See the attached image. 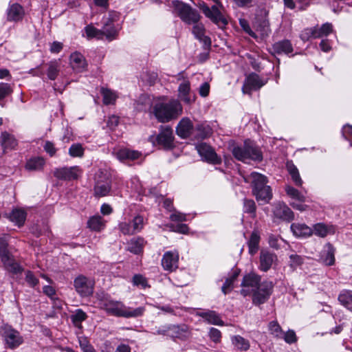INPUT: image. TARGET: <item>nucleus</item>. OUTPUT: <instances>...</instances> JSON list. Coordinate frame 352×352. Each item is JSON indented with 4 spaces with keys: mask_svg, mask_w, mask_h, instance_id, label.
Masks as SVG:
<instances>
[{
    "mask_svg": "<svg viewBox=\"0 0 352 352\" xmlns=\"http://www.w3.org/2000/svg\"><path fill=\"white\" fill-rule=\"evenodd\" d=\"M273 284L271 281H263L252 293L253 303L259 305L265 302L272 294Z\"/></svg>",
    "mask_w": 352,
    "mask_h": 352,
    "instance_id": "obj_8",
    "label": "nucleus"
},
{
    "mask_svg": "<svg viewBox=\"0 0 352 352\" xmlns=\"http://www.w3.org/2000/svg\"><path fill=\"white\" fill-rule=\"evenodd\" d=\"M142 153L138 151L129 148H122L117 151L116 157L120 161L135 160L138 159Z\"/></svg>",
    "mask_w": 352,
    "mask_h": 352,
    "instance_id": "obj_27",
    "label": "nucleus"
},
{
    "mask_svg": "<svg viewBox=\"0 0 352 352\" xmlns=\"http://www.w3.org/2000/svg\"><path fill=\"white\" fill-rule=\"evenodd\" d=\"M334 253L335 250L333 245L327 243L324 247V250L321 253L320 261L326 265H333L335 263Z\"/></svg>",
    "mask_w": 352,
    "mask_h": 352,
    "instance_id": "obj_26",
    "label": "nucleus"
},
{
    "mask_svg": "<svg viewBox=\"0 0 352 352\" xmlns=\"http://www.w3.org/2000/svg\"><path fill=\"white\" fill-rule=\"evenodd\" d=\"M9 219L19 227L22 226L26 219V212L21 209H14L9 215Z\"/></svg>",
    "mask_w": 352,
    "mask_h": 352,
    "instance_id": "obj_36",
    "label": "nucleus"
},
{
    "mask_svg": "<svg viewBox=\"0 0 352 352\" xmlns=\"http://www.w3.org/2000/svg\"><path fill=\"white\" fill-rule=\"evenodd\" d=\"M101 93L103 96V102L104 104H112L116 99V94L111 90L105 88H102Z\"/></svg>",
    "mask_w": 352,
    "mask_h": 352,
    "instance_id": "obj_51",
    "label": "nucleus"
},
{
    "mask_svg": "<svg viewBox=\"0 0 352 352\" xmlns=\"http://www.w3.org/2000/svg\"><path fill=\"white\" fill-rule=\"evenodd\" d=\"M273 213L275 217L287 222L294 219L293 211L285 204H276Z\"/></svg>",
    "mask_w": 352,
    "mask_h": 352,
    "instance_id": "obj_16",
    "label": "nucleus"
},
{
    "mask_svg": "<svg viewBox=\"0 0 352 352\" xmlns=\"http://www.w3.org/2000/svg\"><path fill=\"white\" fill-rule=\"evenodd\" d=\"M154 139V137H150ZM157 144L163 146L165 149H170L173 147V129L168 126H161L159 134L155 138Z\"/></svg>",
    "mask_w": 352,
    "mask_h": 352,
    "instance_id": "obj_9",
    "label": "nucleus"
},
{
    "mask_svg": "<svg viewBox=\"0 0 352 352\" xmlns=\"http://www.w3.org/2000/svg\"><path fill=\"white\" fill-rule=\"evenodd\" d=\"M44 164L45 160L43 157H34L27 162L25 168L29 170H40Z\"/></svg>",
    "mask_w": 352,
    "mask_h": 352,
    "instance_id": "obj_40",
    "label": "nucleus"
},
{
    "mask_svg": "<svg viewBox=\"0 0 352 352\" xmlns=\"http://www.w3.org/2000/svg\"><path fill=\"white\" fill-rule=\"evenodd\" d=\"M0 257L4 267L12 274H18L22 271L21 267L14 260L8 250V241L4 237L0 238Z\"/></svg>",
    "mask_w": 352,
    "mask_h": 352,
    "instance_id": "obj_4",
    "label": "nucleus"
},
{
    "mask_svg": "<svg viewBox=\"0 0 352 352\" xmlns=\"http://www.w3.org/2000/svg\"><path fill=\"white\" fill-rule=\"evenodd\" d=\"M290 228L296 236L307 237L313 234L312 229L304 223H292Z\"/></svg>",
    "mask_w": 352,
    "mask_h": 352,
    "instance_id": "obj_28",
    "label": "nucleus"
},
{
    "mask_svg": "<svg viewBox=\"0 0 352 352\" xmlns=\"http://www.w3.org/2000/svg\"><path fill=\"white\" fill-rule=\"evenodd\" d=\"M179 254L173 252H166L162 259L164 270L172 272L178 267Z\"/></svg>",
    "mask_w": 352,
    "mask_h": 352,
    "instance_id": "obj_15",
    "label": "nucleus"
},
{
    "mask_svg": "<svg viewBox=\"0 0 352 352\" xmlns=\"http://www.w3.org/2000/svg\"><path fill=\"white\" fill-rule=\"evenodd\" d=\"M290 263L289 265L292 268L296 269L297 267L300 266L303 263V258L298 254H292L289 256Z\"/></svg>",
    "mask_w": 352,
    "mask_h": 352,
    "instance_id": "obj_57",
    "label": "nucleus"
},
{
    "mask_svg": "<svg viewBox=\"0 0 352 352\" xmlns=\"http://www.w3.org/2000/svg\"><path fill=\"white\" fill-rule=\"evenodd\" d=\"M269 329L272 335L277 338H282L283 331L276 321H272L269 324Z\"/></svg>",
    "mask_w": 352,
    "mask_h": 352,
    "instance_id": "obj_56",
    "label": "nucleus"
},
{
    "mask_svg": "<svg viewBox=\"0 0 352 352\" xmlns=\"http://www.w3.org/2000/svg\"><path fill=\"white\" fill-rule=\"evenodd\" d=\"M168 336L173 338H179L180 340H186L188 338L189 332L188 327L186 324L182 325H168Z\"/></svg>",
    "mask_w": 352,
    "mask_h": 352,
    "instance_id": "obj_20",
    "label": "nucleus"
},
{
    "mask_svg": "<svg viewBox=\"0 0 352 352\" xmlns=\"http://www.w3.org/2000/svg\"><path fill=\"white\" fill-rule=\"evenodd\" d=\"M74 287L81 297H88L94 293V282L84 275H79L74 280Z\"/></svg>",
    "mask_w": 352,
    "mask_h": 352,
    "instance_id": "obj_7",
    "label": "nucleus"
},
{
    "mask_svg": "<svg viewBox=\"0 0 352 352\" xmlns=\"http://www.w3.org/2000/svg\"><path fill=\"white\" fill-rule=\"evenodd\" d=\"M199 155L208 162L213 164H220L221 159L217 155L214 151L206 144H201L197 146Z\"/></svg>",
    "mask_w": 352,
    "mask_h": 352,
    "instance_id": "obj_14",
    "label": "nucleus"
},
{
    "mask_svg": "<svg viewBox=\"0 0 352 352\" xmlns=\"http://www.w3.org/2000/svg\"><path fill=\"white\" fill-rule=\"evenodd\" d=\"M276 254L267 250H261L260 253L259 269L263 272H267L273 263L276 260Z\"/></svg>",
    "mask_w": 352,
    "mask_h": 352,
    "instance_id": "obj_17",
    "label": "nucleus"
},
{
    "mask_svg": "<svg viewBox=\"0 0 352 352\" xmlns=\"http://www.w3.org/2000/svg\"><path fill=\"white\" fill-rule=\"evenodd\" d=\"M232 344L241 351H247L250 348L249 341L240 336H235L232 338Z\"/></svg>",
    "mask_w": 352,
    "mask_h": 352,
    "instance_id": "obj_44",
    "label": "nucleus"
},
{
    "mask_svg": "<svg viewBox=\"0 0 352 352\" xmlns=\"http://www.w3.org/2000/svg\"><path fill=\"white\" fill-rule=\"evenodd\" d=\"M102 36H106L109 41H112L116 38L118 34V30L115 28L113 20L111 17H106L103 19V26L101 30Z\"/></svg>",
    "mask_w": 352,
    "mask_h": 352,
    "instance_id": "obj_19",
    "label": "nucleus"
},
{
    "mask_svg": "<svg viewBox=\"0 0 352 352\" xmlns=\"http://www.w3.org/2000/svg\"><path fill=\"white\" fill-rule=\"evenodd\" d=\"M239 24L243 30L253 38H256V34L251 30L249 23L245 19H239Z\"/></svg>",
    "mask_w": 352,
    "mask_h": 352,
    "instance_id": "obj_60",
    "label": "nucleus"
},
{
    "mask_svg": "<svg viewBox=\"0 0 352 352\" xmlns=\"http://www.w3.org/2000/svg\"><path fill=\"white\" fill-rule=\"evenodd\" d=\"M197 316L204 318L208 324L219 326L224 325V322L220 316L214 311L207 310L206 311L198 312Z\"/></svg>",
    "mask_w": 352,
    "mask_h": 352,
    "instance_id": "obj_24",
    "label": "nucleus"
},
{
    "mask_svg": "<svg viewBox=\"0 0 352 352\" xmlns=\"http://www.w3.org/2000/svg\"><path fill=\"white\" fill-rule=\"evenodd\" d=\"M256 206L255 202L252 199H244L243 200V212L255 215Z\"/></svg>",
    "mask_w": 352,
    "mask_h": 352,
    "instance_id": "obj_53",
    "label": "nucleus"
},
{
    "mask_svg": "<svg viewBox=\"0 0 352 352\" xmlns=\"http://www.w3.org/2000/svg\"><path fill=\"white\" fill-rule=\"evenodd\" d=\"M209 336L213 342H219L221 340V333L219 329L212 327L210 329Z\"/></svg>",
    "mask_w": 352,
    "mask_h": 352,
    "instance_id": "obj_63",
    "label": "nucleus"
},
{
    "mask_svg": "<svg viewBox=\"0 0 352 352\" xmlns=\"http://www.w3.org/2000/svg\"><path fill=\"white\" fill-rule=\"evenodd\" d=\"M259 241V235L256 232H253L248 241L249 253L251 255H254L258 251Z\"/></svg>",
    "mask_w": 352,
    "mask_h": 352,
    "instance_id": "obj_41",
    "label": "nucleus"
},
{
    "mask_svg": "<svg viewBox=\"0 0 352 352\" xmlns=\"http://www.w3.org/2000/svg\"><path fill=\"white\" fill-rule=\"evenodd\" d=\"M257 200L264 201L265 202H269L272 197V189L270 186H267L258 190L253 192Z\"/></svg>",
    "mask_w": 352,
    "mask_h": 352,
    "instance_id": "obj_39",
    "label": "nucleus"
},
{
    "mask_svg": "<svg viewBox=\"0 0 352 352\" xmlns=\"http://www.w3.org/2000/svg\"><path fill=\"white\" fill-rule=\"evenodd\" d=\"M146 241L142 237L133 238L128 243L127 250L135 254H140L143 252V248Z\"/></svg>",
    "mask_w": 352,
    "mask_h": 352,
    "instance_id": "obj_30",
    "label": "nucleus"
},
{
    "mask_svg": "<svg viewBox=\"0 0 352 352\" xmlns=\"http://www.w3.org/2000/svg\"><path fill=\"white\" fill-rule=\"evenodd\" d=\"M1 145L3 149V151H5V150L7 148H14L17 145V142L16 139L12 135L6 131H4L2 132L1 135Z\"/></svg>",
    "mask_w": 352,
    "mask_h": 352,
    "instance_id": "obj_34",
    "label": "nucleus"
},
{
    "mask_svg": "<svg viewBox=\"0 0 352 352\" xmlns=\"http://www.w3.org/2000/svg\"><path fill=\"white\" fill-rule=\"evenodd\" d=\"M293 46L290 41L287 39L275 43L270 50L272 54L278 55L283 54L289 55L293 52Z\"/></svg>",
    "mask_w": 352,
    "mask_h": 352,
    "instance_id": "obj_18",
    "label": "nucleus"
},
{
    "mask_svg": "<svg viewBox=\"0 0 352 352\" xmlns=\"http://www.w3.org/2000/svg\"><path fill=\"white\" fill-rule=\"evenodd\" d=\"M241 270L239 269H235L232 271L231 276L226 278L221 287V291L224 294H227L232 290L234 282L236 280Z\"/></svg>",
    "mask_w": 352,
    "mask_h": 352,
    "instance_id": "obj_35",
    "label": "nucleus"
},
{
    "mask_svg": "<svg viewBox=\"0 0 352 352\" xmlns=\"http://www.w3.org/2000/svg\"><path fill=\"white\" fill-rule=\"evenodd\" d=\"M175 7L180 19L188 24L197 23L200 19V15L197 10L183 2L177 1Z\"/></svg>",
    "mask_w": 352,
    "mask_h": 352,
    "instance_id": "obj_6",
    "label": "nucleus"
},
{
    "mask_svg": "<svg viewBox=\"0 0 352 352\" xmlns=\"http://www.w3.org/2000/svg\"><path fill=\"white\" fill-rule=\"evenodd\" d=\"M85 31L89 38H102L101 30H98L91 25H88L85 28Z\"/></svg>",
    "mask_w": 352,
    "mask_h": 352,
    "instance_id": "obj_52",
    "label": "nucleus"
},
{
    "mask_svg": "<svg viewBox=\"0 0 352 352\" xmlns=\"http://www.w3.org/2000/svg\"><path fill=\"white\" fill-rule=\"evenodd\" d=\"M265 82L262 80L256 73H251L245 80L242 91L243 94H251L252 91H256L261 89Z\"/></svg>",
    "mask_w": 352,
    "mask_h": 352,
    "instance_id": "obj_12",
    "label": "nucleus"
},
{
    "mask_svg": "<svg viewBox=\"0 0 352 352\" xmlns=\"http://www.w3.org/2000/svg\"><path fill=\"white\" fill-rule=\"evenodd\" d=\"M312 230L313 233L320 237H325L329 232L327 227L324 223H316Z\"/></svg>",
    "mask_w": 352,
    "mask_h": 352,
    "instance_id": "obj_54",
    "label": "nucleus"
},
{
    "mask_svg": "<svg viewBox=\"0 0 352 352\" xmlns=\"http://www.w3.org/2000/svg\"><path fill=\"white\" fill-rule=\"evenodd\" d=\"M144 227V219L138 215L133 218L131 222H122L119 224V228L124 234L132 235L142 230Z\"/></svg>",
    "mask_w": 352,
    "mask_h": 352,
    "instance_id": "obj_10",
    "label": "nucleus"
},
{
    "mask_svg": "<svg viewBox=\"0 0 352 352\" xmlns=\"http://www.w3.org/2000/svg\"><path fill=\"white\" fill-rule=\"evenodd\" d=\"M300 36L302 41H307L311 38H320V34L316 32V27H314L305 29Z\"/></svg>",
    "mask_w": 352,
    "mask_h": 352,
    "instance_id": "obj_49",
    "label": "nucleus"
},
{
    "mask_svg": "<svg viewBox=\"0 0 352 352\" xmlns=\"http://www.w3.org/2000/svg\"><path fill=\"white\" fill-rule=\"evenodd\" d=\"M0 336L5 346L10 349L17 348L23 342L20 333L8 324H3L0 327Z\"/></svg>",
    "mask_w": 352,
    "mask_h": 352,
    "instance_id": "obj_5",
    "label": "nucleus"
},
{
    "mask_svg": "<svg viewBox=\"0 0 352 352\" xmlns=\"http://www.w3.org/2000/svg\"><path fill=\"white\" fill-rule=\"evenodd\" d=\"M233 156L239 161L246 162L248 160L261 162L263 154L260 148L250 140H245L243 144L233 146Z\"/></svg>",
    "mask_w": 352,
    "mask_h": 352,
    "instance_id": "obj_2",
    "label": "nucleus"
},
{
    "mask_svg": "<svg viewBox=\"0 0 352 352\" xmlns=\"http://www.w3.org/2000/svg\"><path fill=\"white\" fill-rule=\"evenodd\" d=\"M190 83L188 80L184 81L178 88L179 98L186 104H191L195 102V96L190 94Z\"/></svg>",
    "mask_w": 352,
    "mask_h": 352,
    "instance_id": "obj_23",
    "label": "nucleus"
},
{
    "mask_svg": "<svg viewBox=\"0 0 352 352\" xmlns=\"http://www.w3.org/2000/svg\"><path fill=\"white\" fill-rule=\"evenodd\" d=\"M250 177L252 178V192L267 186V178L262 174L256 172H252L250 174Z\"/></svg>",
    "mask_w": 352,
    "mask_h": 352,
    "instance_id": "obj_25",
    "label": "nucleus"
},
{
    "mask_svg": "<svg viewBox=\"0 0 352 352\" xmlns=\"http://www.w3.org/2000/svg\"><path fill=\"white\" fill-rule=\"evenodd\" d=\"M194 126L188 118H182L176 127L177 134L182 138H186L193 133Z\"/></svg>",
    "mask_w": 352,
    "mask_h": 352,
    "instance_id": "obj_21",
    "label": "nucleus"
},
{
    "mask_svg": "<svg viewBox=\"0 0 352 352\" xmlns=\"http://www.w3.org/2000/svg\"><path fill=\"white\" fill-rule=\"evenodd\" d=\"M193 133L197 139L204 140L210 136L212 129L206 123H198L194 127Z\"/></svg>",
    "mask_w": 352,
    "mask_h": 352,
    "instance_id": "obj_29",
    "label": "nucleus"
},
{
    "mask_svg": "<svg viewBox=\"0 0 352 352\" xmlns=\"http://www.w3.org/2000/svg\"><path fill=\"white\" fill-rule=\"evenodd\" d=\"M78 166L63 167L55 168L54 170V176L61 180L76 179L80 172Z\"/></svg>",
    "mask_w": 352,
    "mask_h": 352,
    "instance_id": "obj_13",
    "label": "nucleus"
},
{
    "mask_svg": "<svg viewBox=\"0 0 352 352\" xmlns=\"http://www.w3.org/2000/svg\"><path fill=\"white\" fill-rule=\"evenodd\" d=\"M207 17L210 18L214 23L221 28L224 27L228 23L226 19L223 16L216 6H212L211 14Z\"/></svg>",
    "mask_w": 352,
    "mask_h": 352,
    "instance_id": "obj_32",
    "label": "nucleus"
},
{
    "mask_svg": "<svg viewBox=\"0 0 352 352\" xmlns=\"http://www.w3.org/2000/svg\"><path fill=\"white\" fill-rule=\"evenodd\" d=\"M153 112L159 122H168L182 114V107L178 100H172L166 103H156Z\"/></svg>",
    "mask_w": 352,
    "mask_h": 352,
    "instance_id": "obj_3",
    "label": "nucleus"
},
{
    "mask_svg": "<svg viewBox=\"0 0 352 352\" xmlns=\"http://www.w3.org/2000/svg\"><path fill=\"white\" fill-rule=\"evenodd\" d=\"M285 192L288 196L291 198L294 199L300 202L305 201V197L297 189L294 188L291 186H285Z\"/></svg>",
    "mask_w": 352,
    "mask_h": 352,
    "instance_id": "obj_46",
    "label": "nucleus"
},
{
    "mask_svg": "<svg viewBox=\"0 0 352 352\" xmlns=\"http://www.w3.org/2000/svg\"><path fill=\"white\" fill-rule=\"evenodd\" d=\"M287 168L294 184L297 186H301L302 184V180L300 178L298 170L296 166L293 164L287 163Z\"/></svg>",
    "mask_w": 352,
    "mask_h": 352,
    "instance_id": "obj_42",
    "label": "nucleus"
},
{
    "mask_svg": "<svg viewBox=\"0 0 352 352\" xmlns=\"http://www.w3.org/2000/svg\"><path fill=\"white\" fill-rule=\"evenodd\" d=\"M87 225L90 229L95 231H100L104 226L102 218L99 216L90 218L87 222Z\"/></svg>",
    "mask_w": 352,
    "mask_h": 352,
    "instance_id": "obj_50",
    "label": "nucleus"
},
{
    "mask_svg": "<svg viewBox=\"0 0 352 352\" xmlns=\"http://www.w3.org/2000/svg\"><path fill=\"white\" fill-rule=\"evenodd\" d=\"M283 337L284 340L288 344H292L296 342L297 338L296 333L293 330H289L284 333Z\"/></svg>",
    "mask_w": 352,
    "mask_h": 352,
    "instance_id": "obj_61",
    "label": "nucleus"
},
{
    "mask_svg": "<svg viewBox=\"0 0 352 352\" xmlns=\"http://www.w3.org/2000/svg\"><path fill=\"white\" fill-rule=\"evenodd\" d=\"M11 87L8 83H0V100H3L12 93Z\"/></svg>",
    "mask_w": 352,
    "mask_h": 352,
    "instance_id": "obj_59",
    "label": "nucleus"
},
{
    "mask_svg": "<svg viewBox=\"0 0 352 352\" xmlns=\"http://www.w3.org/2000/svg\"><path fill=\"white\" fill-rule=\"evenodd\" d=\"M70 61L73 69L78 72H82L87 66L84 56L78 52H74L71 54Z\"/></svg>",
    "mask_w": 352,
    "mask_h": 352,
    "instance_id": "obj_31",
    "label": "nucleus"
},
{
    "mask_svg": "<svg viewBox=\"0 0 352 352\" xmlns=\"http://www.w3.org/2000/svg\"><path fill=\"white\" fill-rule=\"evenodd\" d=\"M96 298L99 307L112 316L126 318H137L142 316L145 311L144 307L135 309L127 307L122 302L112 300L109 295L104 292L98 293Z\"/></svg>",
    "mask_w": 352,
    "mask_h": 352,
    "instance_id": "obj_1",
    "label": "nucleus"
},
{
    "mask_svg": "<svg viewBox=\"0 0 352 352\" xmlns=\"http://www.w3.org/2000/svg\"><path fill=\"white\" fill-rule=\"evenodd\" d=\"M255 25L257 30L261 32V36H267L270 34V23L266 17L256 18Z\"/></svg>",
    "mask_w": 352,
    "mask_h": 352,
    "instance_id": "obj_37",
    "label": "nucleus"
},
{
    "mask_svg": "<svg viewBox=\"0 0 352 352\" xmlns=\"http://www.w3.org/2000/svg\"><path fill=\"white\" fill-rule=\"evenodd\" d=\"M133 283L135 285H141L143 288H145L147 285L146 278L140 274H136L133 276Z\"/></svg>",
    "mask_w": 352,
    "mask_h": 352,
    "instance_id": "obj_64",
    "label": "nucleus"
},
{
    "mask_svg": "<svg viewBox=\"0 0 352 352\" xmlns=\"http://www.w3.org/2000/svg\"><path fill=\"white\" fill-rule=\"evenodd\" d=\"M87 318V314L82 309H78L71 316L72 322L76 327H80L81 322Z\"/></svg>",
    "mask_w": 352,
    "mask_h": 352,
    "instance_id": "obj_47",
    "label": "nucleus"
},
{
    "mask_svg": "<svg viewBox=\"0 0 352 352\" xmlns=\"http://www.w3.org/2000/svg\"><path fill=\"white\" fill-rule=\"evenodd\" d=\"M111 190V183H95L94 195L95 197H101L107 196Z\"/></svg>",
    "mask_w": 352,
    "mask_h": 352,
    "instance_id": "obj_33",
    "label": "nucleus"
},
{
    "mask_svg": "<svg viewBox=\"0 0 352 352\" xmlns=\"http://www.w3.org/2000/svg\"><path fill=\"white\" fill-rule=\"evenodd\" d=\"M338 300L342 305L352 311V291L343 290L338 296Z\"/></svg>",
    "mask_w": 352,
    "mask_h": 352,
    "instance_id": "obj_38",
    "label": "nucleus"
},
{
    "mask_svg": "<svg viewBox=\"0 0 352 352\" xmlns=\"http://www.w3.org/2000/svg\"><path fill=\"white\" fill-rule=\"evenodd\" d=\"M69 154L74 157H82L84 154V149L80 144H74L69 149Z\"/></svg>",
    "mask_w": 352,
    "mask_h": 352,
    "instance_id": "obj_55",
    "label": "nucleus"
},
{
    "mask_svg": "<svg viewBox=\"0 0 352 352\" xmlns=\"http://www.w3.org/2000/svg\"><path fill=\"white\" fill-rule=\"evenodd\" d=\"M261 284L260 276L254 273H249L243 276L241 284L243 289H241V294L245 296L250 294L249 289L245 287L251 288V292H253Z\"/></svg>",
    "mask_w": 352,
    "mask_h": 352,
    "instance_id": "obj_11",
    "label": "nucleus"
},
{
    "mask_svg": "<svg viewBox=\"0 0 352 352\" xmlns=\"http://www.w3.org/2000/svg\"><path fill=\"white\" fill-rule=\"evenodd\" d=\"M24 16V10L19 3L12 4L7 10V19L9 21H19Z\"/></svg>",
    "mask_w": 352,
    "mask_h": 352,
    "instance_id": "obj_22",
    "label": "nucleus"
},
{
    "mask_svg": "<svg viewBox=\"0 0 352 352\" xmlns=\"http://www.w3.org/2000/svg\"><path fill=\"white\" fill-rule=\"evenodd\" d=\"M333 26L331 23H326L323 24L320 28H316V32L320 34V37L327 36L332 32Z\"/></svg>",
    "mask_w": 352,
    "mask_h": 352,
    "instance_id": "obj_58",
    "label": "nucleus"
},
{
    "mask_svg": "<svg viewBox=\"0 0 352 352\" xmlns=\"http://www.w3.org/2000/svg\"><path fill=\"white\" fill-rule=\"evenodd\" d=\"M95 183H111V175L106 169H99L94 176Z\"/></svg>",
    "mask_w": 352,
    "mask_h": 352,
    "instance_id": "obj_43",
    "label": "nucleus"
},
{
    "mask_svg": "<svg viewBox=\"0 0 352 352\" xmlns=\"http://www.w3.org/2000/svg\"><path fill=\"white\" fill-rule=\"evenodd\" d=\"M78 340L80 348L82 352H97L87 337L80 336Z\"/></svg>",
    "mask_w": 352,
    "mask_h": 352,
    "instance_id": "obj_48",
    "label": "nucleus"
},
{
    "mask_svg": "<svg viewBox=\"0 0 352 352\" xmlns=\"http://www.w3.org/2000/svg\"><path fill=\"white\" fill-rule=\"evenodd\" d=\"M59 74V63L55 61H51L48 64L47 75L49 79L55 80Z\"/></svg>",
    "mask_w": 352,
    "mask_h": 352,
    "instance_id": "obj_45",
    "label": "nucleus"
},
{
    "mask_svg": "<svg viewBox=\"0 0 352 352\" xmlns=\"http://www.w3.org/2000/svg\"><path fill=\"white\" fill-rule=\"evenodd\" d=\"M195 24V25L192 28V33L195 35V36L197 39H199V38L205 35V29L202 24H197V23Z\"/></svg>",
    "mask_w": 352,
    "mask_h": 352,
    "instance_id": "obj_62",
    "label": "nucleus"
}]
</instances>
